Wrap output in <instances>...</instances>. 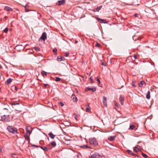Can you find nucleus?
<instances>
[{
    "mask_svg": "<svg viewBox=\"0 0 158 158\" xmlns=\"http://www.w3.org/2000/svg\"><path fill=\"white\" fill-rule=\"evenodd\" d=\"M7 129L10 132L13 134L17 133L18 131L17 129L12 126H8L7 127Z\"/></svg>",
    "mask_w": 158,
    "mask_h": 158,
    "instance_id": "1",
    "label": "nucleus"
},
{
    "mask_svg": "<svg viewBox=\"0 0 158 158\" xmlns=\"http://www.w3.org/2000/svg\"><path fill=\"white\" fill-rule=\"evenodd\" d=\"M89 141L90 143L94 146L97 145L98 144L96 139L94 138L89 139Z\"/></svg>",
    "mask_w": 158,
    "mask_h": 158,
    "instance_id": "2",
    "label": "nucleus"
},
{
    "mask_svg": "<svg viewBox=\"0 0 158 158\" xmlns=\"http://www.w3.org/2000/svg\"><path fill=\"white\" fill-rule=\"evenodd\" d=\"M107 98L105 96H103L102 97V102L103 106L105 107H106L107 106Z\"/></svg>",
    "mask_w": 158,
    "mask_h": 158,
    "instance_id": "3",
    "label": "nucleus"
},
{
    "mask_svg": "<svg viewBox=\"0 0 158 158\" xmlns=\"http://www.w3.org/2000/svg\"><path fill=\"white\" fill-rule=\"evenodd\" d=\"M24 48H23L22 45H18L15 46V49L17 50L18 52H20Z\"/></svg>",
    "mask_w": 158,
    "mask_h": 158,
    "instance_id": "4",
    "label": "nucleus"
},
{
    "mask_svg": "<svg viewBox=\"0 0 158 158\" xmlns=\"http://www.w3.org/2000/svg\"><path fill=\"white\" fill-rule=\"evenodd\" d=\"M65 2L64 0H62L58 1L56 3V5L60 6L62 5H64Z\"/></svg>",
    "mask_w": 158,
    "mask_h": 158,
    "instance_id": "5",
    "label": "nucleus"
},
{
    "mask_svg": "<svg viewBox=\"0 0 158 158\" xmlns=\"http://www.w3.org/2000/svg\"><path fill=\"white\" fill-rule=\"evenodd\" d=\"M91 90L93 92H95L96 90V88L95 87L94 88H90L89 87H88L85 88V91L86 92H87L89 90Z\"/></svg>",
    "mask_w": 158,
    "mask_h": 158,
    "instance_id": "6",
    "label": "nucleus"
},
{
    "mask_svg": "<svg viewBox=\"0 0 158 158\" xmlns=\"http://www.w3.org/2000/svg\"><path fill=\"white\" fill-rule=\"evenodd\" d=\"M40 39L44 41L47 39V34L45 32H44L41 35Z\"/></svg>",
    "mask_w": 158,
    "mask_h": 158,
    "instance_id": "7",
    "label": "nucleus"
},
{
    "mask_svg": "<svg viewBox=\"0 0 158 158\" xmlns=\"http://www.w3.org/2000/svg\"><path fill=\"white\" fill-rule=\"evenodd\" d=\"M124 96H120L119 98V102L121 105H123V103L124 101Z\"/></svg>",
    "mask_w": 158,
    "mask_h": 158,
    "instance_id": "8",
    "label": "nucleus"
},
{
    "mask_svg": "<svg viewBox=\"0 0 158 158\" xmlns=\"http://www.w3.org/2000/svg\"><path fill=\"white\" fill-rule=\"evenodd\" d=\"M4 10L8 11H12L13 10V9L8 6H5Z\"/></svg>",
    "mask_w": 158,
    "mask_h": 158,
    "instance_id": "9",
    "label": "nucleus"
},
{
    "mask_svg": "<svg viewBox=\"0 0 158 158\" xmlns=\"http://www.w3.org/2000/svg\"><path fill=\"white\" fill-rule=\"evenodd\" d=\"M71 98L72 100H73L74 102H77V98L75 96V95L73 94L71 97Z\"/></svg>",
    "mask_w": 158,
    "mask_h": 158,
    "instance_id": "10",
    "label": "nucleus"
},
{
    "mask_svg": "<svg viewBox=\"0 0 158 158\" xmlns=\"http://www.w3.org/2000/svg\"><path fill=\"white\" fill-rule=\"evenodd\" d=\"M97 20L100 23H107V22L106 21V22H104V20L103 19H100L99 18H97Z\"/></svg>",
    "mask_w": 158,
    "mask_h": 158,
    "instance_id": "11",
    "label": "nucleus"
},
{
    "mask_svg": "<svg viewBox=\"0 0 158 158\" xmlns=\"http://www.w3.org/2000/svg\"><path fill=\"white\" fill-rule=\"evenodd\" d=\"M24 136L26 140H27L28 142L29 143L30 141L29 135H28L26 133L24 135Z\"/></svg>",
    "mask_w": 158,
    "mask_h": 158,
    "instance_id": "12",
    "label": "nucleus"
},
{
    "mask_svg": "<svg viewBox=\"0 0 158 158\" xmlns=\"http://www.w3.org/2000/svg\"><path fill=\"white\" fill-rule=\"evenodd\" d=\"M44 151H48V150L49 149L47 147H45L44 146H40V147Z\"/></svg>",
    "mask_w": 158,
    "mask_h": 158,
    "instance_id": "13",
    "label": "nucleus"
},
{
    "mask_svg": "<svg viewBox=\"0 0 158 158\" xmlns=\"http://www.w3.org/2000/svg\"><path fill=\"white\" fill-rule=\"evenodd\" d=\"M102 6H99L96 9H93V11L94 12L95 11H98L100 10L101 9V8L102 7Z\"/></svg>",
    "mask_w": 158,
    "mask_h": 158,
    "instance_id": "14",
    "label": "nucleus"
},
{
    "mask_svg": "<svg viewBox=\"0 0 158 158\" xmlns=\"http://www.w3.org/2000/svg\"><path fill=\"white\" fill-rule=\"evenodd\" d=\"M115 136H110L108 138V139L110 141H112L115 139Z\"/></svg>",
    "mask_w": 158,
    "mask_h": 158,
    "instance_id": "15",
    "label": "nucleus"
},
{
    "mask_svg": "<svg viewBox=\"0 0 158 158\" xmlns=\"http://www.w3.org/2000/svg\"><path fill=\"white\" fill-rule=\"evenodd\" d=\"M138 56H138L137 54H135L133 56V58H132V59L133 60H134L135 59H137Z\"/></svg>",
    "mask_w": 158,
    "mask_h": 158,
    "instance_id": "16",
    "label": "nucleus"
},
{
    "mask_svg": "<svg viewBox=\"0 0 158 158\" xmlns=\"http://www.w3.org/2000/svg\"><path fill=\"white\" fill-rule=\"evenodd\" d=\"M48 135L52 139H54L55 137V135H53L52 132L49 133Z\"/></svg>",
    "mask_w": 158,
    "mask_h": 158,
    "instance_id": "17",
    "label": "nucleus"
},
{
    "mask_svg": "<svg viewBox=\"0 0 158 158\" xmlns=\"http://www.w3.org/2000/svg\"><path fill=\"white\" fill-rule=\"evenodd\" d=\"M12 81V79H11L10 78H9L6 81V83L7 85H8Z\"/></svg>",
    "mask_w": 158,
    "mask_h": 158,
    "instance_id": "18",
    "label": "nucleus"
},
{
    "mask_svg": "<svg viewBox=\"0 0 158 158\" xmlns=\"http://www.w3.org/2000/svg\"><path fill=\"white\" fill-rule=\"evenodd\" d=\"M150 92L149 91H148V92L146 94V98L147 99H149L150 98Z\"/></svg>",
    "mask_w": 158,
    "mask_h": 158,
    "instance_id": "19",
    "label": "nucleus"
},
{
    "mask_svg": "<svg viewBox=\"0 0 158 158\" xmlns=\"http://www.w3.org/2000/svg\"><path fill=\"white\" fill-rule=\"evenodd\" d=\"M127 152L129 154H130L133 156H136V154H135V153H133L130 150H128Z\"/></svg>",
    "mask_w": 158,
    "mask_h": 158,
    "instance_id": "20",
    "label": "nucleus"
},
{
    "mask_svg": "<svg viewBox=\"0 0 158 158\" xmlns=\"http://www.w3.org/2000/svg\"><path fill=\"white\" fill-rule=\"evenodd\" d=\"M57 60L58 61H62L63 60V57L62 56H58L57 57Z\"/></svg>",
    "mask_w": 158,
    "mask_h": 158,
    "instance_id": "21",
    "label": "nucleus"
},
{
    "mask_svg": "<svg viewBox=\"0 0 158 158\" xmlns=\"http://www.w3.org/2000/svg\"><path fill=\"white\" fill-rule=\"evenodd\" d=\"M41 74L43 76H46L47 75V73L44 71H42L41 72Z\"/></svg>",
    "mask_w": 158,
    "mask_h": 158,
    "instance_id": "22",
    "label": "nucleus"
},
{
    "mask_svg": "<svg viewBox=\"0 0 158 158\" xmlns=\"http://www.w3.org/2000/svg\"><path fill=\"white\" fill-rule=\"evenodd\" d=\"M73 115L75 116H76L77 117H79L80 116V114L78 112L75 113L73 114Z\"/></svg>",
    "mask_w": 158,
    "mask_h": 158,
    "instance_id": "23",
    "label": "nucleus"
},
{
    "mask_svg": "<svg viewBox=\"0 0 158 158\" xmlns=\"http://www.w3.org/2000/svg\"><path fill=\"white\" fill-rule=\"evenodd\" d=\"M34 48L37 52L39 51L40 50V48L39 47H35Z\"/></svg>",
    "mask_w": 158,
    "mask_h": 158,
    "instance_id": "24",
    "label": "nucleus"
},
{
    "mask_svg": "<svg viewBox=\"0 0 158 158\" xmlns=\"http://www.w3.org/2000/svg\"><path fill=\"white\" fill-rule=\"evenodd\" d=\"M143 84V82L142 81H141L139 84V86L140 87H142Z\"/></svg>",
    "mask_w": 158,
    "mask_h": 158,
    "instance_id": "25",
    "label": "nucleus"
},
{
    "mask_svg": "<svg viewBox=\"0 0 158 158\" xmlns=\"http://www.w3.org/2000/svg\"><path fill=\"white\" fill-rule=\"evenodd\" d=\"M29 128H30V127H27L26 128V131L27 133H29L30 134L31 133V131H30Z\"/></svg>",
    "mask_w": 158,
    "mask_h": 158,
    "instance_id": "26",
    "label": "nucleus"
},
{
    "mask_svg": "<svg viewBox=\"0 0 158 158\" xmlns=\"http://www.w3.org/2000/svg\"><path fill=\"white\" fill-rule=\"evenodd\" d=\"M136 82L135 81H133L132 82V86L134 87H135L136 85H135V82Z\"/></svg>",
    "mask_w": 158,
    "mask_h": 158,
    "instance_id": "27",
    "label": "nucleus"
},
{
    "mask_svg": "<svg viewBox=\"0 0 158 158\" xmlns=\"http://www.w3.org/2000/svg\"><path fill=\"white\" fill-rule=\"evenodd\" d=\"M134 151L137 152L139 151V148H138L137 147H135L134 149Z\"/></svg>",
    "mask_w": 158,
    "mask_h": 158,
    "instance_id": "28",
    "label": "nucleus"
},
{
    "mask_svg": "<svg viewBox=\"0 0 158 158\" xmlns=\"http://www.w3.org/2000/svg\"><path fill=\"white\" fill-rule=\"evenodd\" d=\"M89 158H97V157L96 156L95 154H94L91 155L89 157Z\"/></svg>",
    "mask_w": 158,
    "mask_h": 158,
    "instance_id": "29",
    "label": "nucleus"
},
{
    "mask_svg": "<svg viewBox=\"0 0 158 158\" xmlns=\"http://www.w3.org/2000/svg\"><path fill=\"white\" fill-rule=\"evenodd\" d=\"M6 116L5 115H4L2 116V119L5 121H7V119L6 118Z\"/></svg>",
    "mask_w": 158,
    "mask_h": 158,
    "instance_id": "30",
    "label": "nucleus"
},
{
    "mask_svg": "<svg viewBox=\"0 0 158 158\" xmlns=\"http://www.w3.org/2000/svg\"><path fill=\"white\" fill-rule=\"evenodd\" d=\"M60 78L59 77H56L55 81H59L60 80Z\"/></svg>",
    "mask_w": 158,
    "mask_h": 158,
    "instance_id": "31",
    "label": "nucleus"
},
{
    "mask_svg": "<svg viewBox=\"0 0 158 158\" xmlns=\"http://www.w3.org/2000/svg\"><path fill=\"white\" fill-rule=\"evenodd\" d=\"M114 106H115L116 108H118V104L115 101H114Z\"/></svg>",
    "mask_w": 158,
    "mask_h": 158,
    "instance_id": "32",
    "label": "nucleus"
},
{
    "mask_svg": "<svg viewBox=\"0 0 158 158\" xmlns=\"http://www.w3.org/2000/svg\"><path fill=\"white\" fill-rule=\"evenodd\" d=\"M51 144L52 146H55L56 145V143L55 141H53L51 142Z\"/></svg>",
    "mask_w": 158,
    "mask_h": 158,
    "instance_id": "33",
    "label": "nucleus"
},
{
    "mask_svg": "<svg viewBox=\"0 0 158 158\" xmlns=\"http://www.w3.org/2000/svg\"><path fill=\"white\" fill-rule=\"evenodd\" d=\"M59 104L61 106H63L64 105V104L61 101H60L59 102Z\"/></svg>",
    "mask_w": 158,
    "mask_h": 158,
    "instance_id": "34",
    "label": "nucleus"
},
{
    "mask_svg": "<svg viewBox=\"0 0 158 158\" xmlns=\"http://www.w3.org/2000/svg\"><path fill=\"white\" fill-rule=\"evenodd\" d=\"M142 155L143 157L145 158H147L148 157V156L146 154L143 153H142Z\"/></svg>",
    "mask_w": 158,
    "mask_h": 158,
    "instance_id": "35",
    "label": "nucleus"
},
{
    "mask_svg": "<svg viewBox=\"0 0 158 158\" xmlns=\"http://www.w3.org/2000/svg\"><path fill=\"white\" fill-rule=\"evenodd\" d=\"M89 79L91 81V83H93L94 81H93V78L92 76H91L89 78Z\"/></svg>",
    "mask_w": 158,
    "mask_h": 158,
    "instance_id": "36",
    "label": "nucleus"
},
{
    "mask_svg": "<svg viewBox=\"0 0 158 158\" xmlns=\"http://www.w3.org/2000/svg\"><path fill=\"white\" fill-rule=\"evenodd\" d=\"M11 88H12V89L14 88L15 89L16 91L17 90V89H18L17 88L16 86L13 85V86H12Z\"/></svg>",
    "mask_w": 158,
    "mask_h": 158,
    "instance_id": "37",
    "label": "nucleus"
},
{
    "mask_svg": "<svg viewBox=\"0 0 158 158\" xmlns=\"http://www.w3.org/2000/svg\"><path fill=\"white\" fill-rule=\"evenodd\" d=\"M96 80L98 83V84H100V81L98 78L97 77Z\"/></svg>",
    "mask_w": 158,
    "mask_h": 158,
    "instance_id": "38",
    "label": "nucleus"
},
{
    "mask_svg": "<svg viewBox=\"0 0 158 158\" xmlns=\"http://www.w3.org/2000/svg\"><path fill=\"white\" fill-rule=\"evenodd\" d=\"M84 147V148H91V149L92 148L90 147H89L87 145H85Z\"/></svg>",
    "mask_w": 158,
    "mask_h": 158,
    "instance_id": "39",
    "label": "nucleus"
},
{
    "mask_svg": "<svg viewBox=\"0 0 158 158\" xmlns=\"http://www.w3.org/2000/svg\"><path fill=\"white\" fill-rule=\"evenodd\" d=\"M135 127V126L134 125H131L130 126V128L131 129L133 130Z\"/></svg>",
    "mask_w": 158,
    "mask_h": 158,
    "instance_id": "40",
    "label": "nucleus"
},
{
    "mask_svg": "<svg viewBox=\"0 0 158 158\" xmlns=\"http://www.w3.org/2000/svg\"><path fill=\"white\" fill-rule=\"evenodd\" d=\"M101 64L102 65H103L104 66H106V65L104 64V62L102 60H101Z\"/></svg>",
    "mask_w": 158,
    "mask_h": 158,
    "instance_id": "41",
    "label": "nucleus"
},
{
    "mask_svg": "<svg viewBox=\"0 0 158 158\" xmlns=\"http://www.w3.org/2000/svg\"><path fill=\"white\" fill-rule=\"evenodd\" d=\"M8 29L7 28H5L4 30V32H5V33H6L8 31Z\"/></svg>",
    "mask_w": 158,
    "mask_h": 158,
    "instance_id": "42",
    "label": "nucleus"
},
{
    "mask_svg": "<svg viewBox=\"0 0 158 158\" xmlns=\"http://www.w3.org/2000/svg\"><path fill=\"white\" fill-rule=\"evenodd\" d=\"M69 54V52L65 53L64 56L66 57H67L68 56Z\"/></svg>",
    "mask_w": 158,
    "mask_h": 158,
    "instance_id": "43",
    "label": "nucleus"
},
{
    "mask_svg": "<svg viewBox=\"0 0 158 158\" xmlns=\"http://www.w3.org/2000/svg\"><path fill=\"white\" fill-rule=\"evenodd\" d=\"M57 51V49L56 48H54L52 49V51L54 52H56Z\"/></svg>",
    "mask_w": 158,
    "mask_h": 158,
    "instance_id": "44",
    "label": "nucleus"
},
{
    "mask_svg": "<svg viewBox=\"0 0 158 158\" xmlns=\"http://www.w3.org/2000/svg\"><path fill=\"white\" fill-rule=\"evenodd\" d=\"M100 46V44H99V43H96V45H95L96 46H97L98 47H99Z\"/></svg>",
    "mask_w": 158,
    "mask_h": 158,
    "instance_id": "45",
    "label": "nucleus"
},
{
    "mask_svg": "<svg viewBox=\"0 0 158 158\" xmlns=\"http://www.w3.org/2000/svg\"><path fill=\"white\" fill-rule=\"evenodd\" d=\"M85 110L87 112L90 113L91 112L90 109H85Z\"/></svg>",
    "mask_w": 158,
    "mask_h": 158,
    "instance_id": "46",
    "label": "nucleus"
},
{
    "mask_svg": "<svg viewBox=\"0 0 158 158\" xmlns=\"http://www.w3.org/2000/svg\"><path fill=\"white\" fill-rule=\"evenodd\" d=\"M14 156H16V155L15 154H12L11 156L12 157H14Z\"/></svg>",
    "mask_w": 158,
    "mask_h": 158,
    "instance_id": "47",
    "label": "nucleus"
},
{
    "mask_svg": "<svg viewBox=\"0 0 158 158\" xmlns=\"http://www.w3.org/2000/svg\"><path fill=\"white\" fill-rule=\"evenodd\" d=\"M134 16L135 17H138V15L137 14H134Z\"/></svg>",
    "mask_w": 158,
    "mask_h": 158,
    "instance_id": "48",
    "label": "nucleus"
},
{
    "mask_svg": "<svg viewBox=\"0 0 158 158\" xmlns=\"http://www.w3.org/2000/svg\"><path fill=\"white\" fill-rule=\"evenodd\" d=\"M25 11L26 12H28L30 10H28L27 8H26L25 9Z\"/></svg>",
    "mask_w": 158,
    "mask_h": 158,
    "instance_id": "49",
    "label": "nucleus"
},
{
    "mask_svg": "<svg viewBox=\"0 0 158 158\" xmlns=\"http://www.w3.org/2000/svg\"><path fill=\"white\" fill-rule=\"evenodd\" d=\"M85 108H86V109H89V107L88 106H86Z\"/></svg>",
    "mask_w": 158,
    "mask_h": 158,
    "instance_id": "50",
    "label": "nucleus"
},
{
    "mask_svg": "<svg viewBox=\"0 0 158 158\" xmlns=\"http://www.w3.org/2000/svg\"><path fill=\"white\" fill-rule=\"evenodd\" d=\"M74 118H75V119L76 120H77V118H78L76 116H74Z\"/></svg>",
    "mask_w": 158,
    "mask_h": 158,
    "instance_id": "51",
    "label": "nucleus"
},
{
    "mask_svg": "<svg viewBox=\"0 0 158 158\" xmlns=\"http://www.w3.org/2000/svg\"><path fill=\"white\" fill-rule=\"evenodd\" d=\"M2 152V149L1 147H0V152Z\"/></svg>",
    "mask_w": 158,
    "mask_h": 158,
    "instance_id": "52",
    "label": "nucleus"
},
{
    "mask_svg": "<svg viewBox=\"0 0 158 158\" xmlns=\"http://www.w3.org/2000/svg\"><path fill=\"white\" fill-rule=\"evenodd\" d=\"M47 85V84H44V87H46Z\"/></svg>",
    "mask_w": 158,
    "mask_h": 158,
    "instance_id": "53",
    "label": "nucleus"
},
{
    "mask_svg": "<svg viewBox=\"0 0 158 158\" xmlns=\"http://www.w3.org/2000/svg\"><path fill=\"white\" fill-rule=\"evenodd\" d=\"M28 6V5H27V4H26V5L25 6H24V7H25V9L26 8V6Z\"/></svg>",
    "mask_w": 158,
    "mask_h": 158,
    "instance_id": "54",
    "label": "nucleus"
},
{
    "mask_svg": "<svg viewBox=\"0 0 158 158\" xmlns=\"http://www.w3.org/2000/svg\"><path fill=\"white\" fill-rule=\"evenodd\" d=\"M17 104H19V103H16L14 105H17Z\"/></svg>",
    "mask_w": 158,
    "mask_h": 158,
    "instance_id": "55",
    "label": "nucleus"
},
{
    "mask_svg": "<svg viewBox=\"0 0 158 158\" xmlns=\"http://www.w3.org/2000/svg\"><path fill=\"white\" fill-rule=\"evenodd\" d=\"M78 42V41H76L75 42V43H77Z\"/></svg>",
    "mask_w": 158,
    "mask_h": 158,
    "instance_id": "56",
    "label": "nucleus"
},
{
    "mask_svg": "<svg viewBox=\"0 0 158 158\" xmlns=\"http://www.w3.org/2000/svg\"><path fill=\"white\" fill-rule=\"evenodd\" d=\"M28 45V44H26V45H25V46L26 47V46H27V45Z\"/></svg>",
    "mask_w": 158,
    "mask_h": 158,
    "instance_id": "57",
    "label": "nucleus"
}]
</instances>
